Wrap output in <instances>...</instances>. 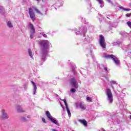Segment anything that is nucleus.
Returning <instances> with one entry per match:
<instances>
[{"mask_svg": "<svg viewBox=\"0 0 131 131\" xmlns=\"http://www.w3.org/2000/svg\"><path fill=\"white\" fill-rule=\"evenodd\" d=\"M79 105L81 109H82L83 110H85V109H86V105L82 103V102H80Z\"/></svg>", "mask_w": 131, "mask_h": 131, "instance_id": "nucleus-11", "label": "nucleus"}, {"mask_svg": "<svg viewBox=\"0 0 131 131\" xmlns=\"http://www.w3.org/2000/svg\"><path fill=\"white\" fill-rule=\"evenodd\" d=\"M127 24L128 27H129V28H131V22L128 21V22H127Z\"/></svg>", "mask_w": 131, "mask_h": 131, "instance_id": "nucleus-27", "label": "nucleus"}, {"mask_svg": "<svg viewBox=\"0 0 131 131\" xmlns=\"http://www.w3.org/2000/svg\"><path fill=\"white\" fill-rule=\"evenodd\" d=\"M43 37H45L46 38H47V37H48V36L47 35V34H44L43 35Z\"/></svg>", "mask_w": 131, "mask_h": 131, "instance_id": "nucleus-33", "label": "nucleus"}, {"mask_svg": "<svg viewBox=\"0 0 131 131\" xmlns=\"http://www.w3.org/2000/svg\"><path fill=\"white\" fill-rule=\"evenodd\" d=\"M31 82L33 86V95H35L36 93V90H37V87L36 86V84H35V83H34V82H33V81H31Z\"/></svg>", "mask_w": 131, "mask_h": 131, "instance_id": "nucleus-9", "label": "nucleus"}, {"mask_svg": "<svg viewBox=\"0 0 131 131\" xmlns=\"http://www.w3.org/2000/svg\"><path fill=\"white\" fill-rule=\"evenodd\" d=\"M36 1H37V2H39V1H40V0H36Z\"/></svg>", "mask_w": 131, "mask_h": 131, "instance_id": "nucleus-40", "label": "nucleus"}, {"mask_svg": "<svg viewBox=\"0 0 131 131\" xmlns=\"http://www.w3.org/2000/svg\"><path fill=\"white\" fill-rule=\"evenodd\" d=\"M35 11L38 14H40V15H42V14L40 12V11H38V9L35 8Z\"/></svg>", "mask_w": 131, "mask_h": 131, "instance_id": "nucleus-22", "label": "nucleus"}, {"mask_svg": "<svg viewBox=\"0 0 131 131\" xmlns=\"http://www.w3.org/2000/svg\"><path fill=\"white\" fill-rule=\"evenodd\" d=\"M86 100L87 101H89V102H92V98L91 97H87Z\"/></svg>", "mask_w": 131, "mask_h": 131, "instance_id": "nucleus-28", "label": "nucleus"}, {"mask_svg": "<svg viewBox=\"0 0 131 131\" xmlns=\"http://www.w3.org/2000/svg\"><path fill=\"white\" fill-rule=\"evenodd\" d=\"M52 131H58V130H56L55 129H52Z\"/></svg>", "mask_w": 131, "mask_h": 131, "instance_id": "nucleus-36", "label": "nucleus"}, {"mask_svg": "<svg viewBox=\"0 0 131 131\" xmlns=\"http://www.w3.org/2000/svg\"><path fill=\"white\" fill-rule=\"evenodd\" d=\"M46 116H47L48 119L50 120L53 117L51 115V114L50 113V112L46 111Z\"/></svg>", "mask_w": 131, "mask_h": 131, "instance_id": "nucleus-16", "label": "nucleus"}, {"mask_svg": "<svg viewBox=\"0 0 131 131\" xmlns=\"http://www.w3.org/2000/svg\"><path fill=\"white\" fill-rule=\"evenodd\" d=\"M16 110L17 111V112H24L23 108H22V107L21 106V105H17L16 106Z\"/></svg>", "mask_w": 131, "mask_h": 131, "instance_id": "nucleus-12", "label": "nucleus"}, {"mask_svg": "<svg viewBox=\"0 0 131 131\" xmlns=\"http://www.w3.org/2000/svg\"><path fill=\"white\" fill-rule=\"evenodd\" d=\"M111 83H113V84H116V81H111Z\"/></svg>", "mask_w": 131, "mask_h": 131, "instance_id": "nucleus-32", "label": "nucleus"}, {"mask_svg": "<svg viewBox=\"0 0 131 131\" xmlns=\"http://www.w3.org/2000/svg\"><path fill=\"white\" fill-rule=\"evenodd\" d=\"M49 120H50L51 122H52L53 123H54V124H56V125L59 126V122H58V121L56 119H55L54 118H53V117Z\"/></svg>", "mask_w": 131, "mask_h": 131, "instance_id": "nucleus-13", "label": "nucleus"}, {"mask_svg": "<svg viewBox=\"0 0 131 131\" xmlns=\"http://www.w3.org/2000/svg\"><path fill=\"white\" fill-rule=\"evenodd\" d=\"M42 121H43V122H44L45 123H47V121H46V119H45L44 118H42Z\"/></svg>", "mask_w": 131, "mask_h": 131, "instance_id": "nucleus-31", "label": "nucleus"}, {"mask_svg": "<svg viewBox=\"0 0 131 131\" xmlns=\"http://www.w3.org/2000/svg\"><path fill=\"white\" fill-rule=\"evenodd\" d=\"M79 121L82 123V124H83L84 126H88V122L85 120H79Z\"/></svg>", "mask_w": 131, "mask_h": 131, "instance_id": "nucleus-14", "label": "nucleus"}, {"mask_svg": "<svg viewBox=\"0 0 131 131\" xmlns=\"http://www.w3.org/2000/svg\"><path fill=\"white\" fill-rule=\"evenodd\" d=\"M99 45L103 49H106V43L105 42V38L103 35L100 36Z\"/></svg>", "mask_w": 131, "mask_h": 131, "instance_id": "nucleus-5", "label": "nucleus"}, {"mask_svg": "<svg viewBox=\"0 0 131 131\" xmlns=\"http://www.w3.org/2000/svg\"><path fill=\"white\" fill-rule=\"evenodd\" d=\"M126 17H129L130 15L129 14H126Z\"/></svg>", "mask_w": 131, "mask_h": 131, "instance_id": "nucleus-34", "label": "nucleus"}, {"mask_svg": "<svg viewBox=\"0 0 131 131\" xmlns=\"http://www.w3.org/2000/svg\"><path fill=\"white\" fill-rule=\"evenodd\" d=\"M39 45L41 48V59L45 61L47 55L49 54V49H50V42L47 40H41L38 41Z\"/></svg>", "mask_w": 131, "mask_h": 131, "instance_id": "nucleus-1", "label": "nucleus"}, {"mask_svg": "<svg viewBox=\"0 0 131 131\" xmlns=\"http://www.w3.org/2000/svg\"><path fill=\"white\" fill-rule=\"evenodd\" d=\"M75 106H76V107H78V104H77V103H75Z\"/></svg>", "mask_w": 131, "mask_h": 131, "instance_id": "nucleus-35", "label": "nucleus"}, {"mask_svg": "<svg viewBox=\"0 0 131 131\" xmlns=\"http://www.w3.org/2000/svg\"><path fill=\"white\" fill-rule=\"evenodd\" d=\"M98 3L100 4L101 8H103L104 7V5H103V0H97Z\"/></svg>", "mask_w": 131, "mask_h": 131, "instance_id": "nucleus-20", "label": "nucleus"}, {"mask_svg": "<svg viewBox=\"0 0 131 131\" xmlns=\"http://www.w3.org/2000/svg\"><path fill=\"white\" fill-rule=\"evenodd\" d=\"M107 19H109V17H107Z\"/></svg>", "mask_w": 131, "mask_h": 131, "instance_id": "nucleus-42", "label": "nucleus"}, {"mask_svg": "<svg viewBox=\"0 0 131 131\" xmlns=\"http://www.w3.org/2000/svg\"><path fill=\"white\" fill-rule=\"evenodd\" d=\"M112 88L113 89V90H114V86H113V85H112Z\"/></svg>", "mask_w": 131, "mask_h": 131, "instance_id": "nucleus-39", "label": "nucleus"}, {"mask_svg": "<svg viewBox=\"0 0 131 131\" xmlns=\"http://www.w3.org/2000/svg\"><path fill=\"white\" fill-rule=\"evenodd\" d=\"M66 108L67 110V112L69 115V117H71V113L70 112V110H69L68 106H66Z\"/></svg>", "mask_w": 131, "mask_h": 131, "instance_id": "nucleus-19", "label": "nucleus"}, {"mask_svg": "<svg viewBox=\"0 0 131 131\" xmlns=\"http://www.w3.org/2000/svg\"><path fill=\"white\" fill-rule=\"evenodd\" d=\"M7 27H9V28H13V24H12V22L11 21H8L7 23Z\"/></svg>", "mask_w": 131, "mask_h": 131, "instance_id": "nucleus-15", "label": "nucleus"}, {"mask_svg": "<svg viewBox=\"0 0 131 131\" xmlns=\"http://www.w3.org/2000/svg\"><path fill=\"white\" fill-rule=\"evenodd\" d=\"M29 26L31 29V35H30V38H33V34L35 33V29H34V27H33V25L32 24H29Z\"/></svg>", "mask_w": 131, "mask_h": 131, "instance_id": "nucleus-7", "label": "nucleus"}, {"mask_svg": "<svg viewBox=\"0 0 131 131\" xmlns=\"http://www.w3.org/2000/svg\"><path fill=\"white\" fill-rule=\"evenodd\" d=\"M2 118H3V119L9 118V116H8V114L6 113V111L5 110H2Z\"/></svg>", "mask_w": 131, "mask_h": 131, "instance_id": "nucleus-10", "label": "nucleus"}, {"mask_svg": "<svg viewBox=\"0 0 131 131\" xmlns=\"http://www.w3.org/2000/svg\"><path fill=\"white\" fill-rule=\"evenodd\" d=\"M21 121L25 122L26 121H27V119L26 118H25V117H21Z\"/></svg>", "mask_w": 131, "mask_h": 131, "instance_id": "nucleus-25", "label": "nucleus"}, {"mask_svg": "<svg viewBox=\"0 0 131 131\" xmlns=\"http://www.w3.org/2000/svg\"><path fill=\"white\" fill-rule=\"evenodd\" d=\"M62 101L64 102L66 107H68V104H67V102H66V99H63L62 100Z\"/></svg>", "mask_w": 131, "mask_h": 131, "instance_id": "nucleus-24", "label": "nucleus"}, {"mask_svg": "<svg viewBox=\"0 0 131 131\" xmlns=\"http://www.w3.org/2000/svg\"><path fill=\"white\" fill-rule=\"evenodd\" d=\"M27 118H29V119H30V118H31L30 116H27Z\"/></svg>", "mask_w": 131, "mask_h": 131, "instance_id": "nucleus-37", "label": "nucleus"}, {"mask_svg": "<svg viewBox=\"0 0 131 131\" xmlns=\"http://www.w3.org/2000/svg\"><path fill=\"white\" fill-rule=\"evenodd\" d=\"M71 91L72 92V93H75L76 92V90H75V89H72L71 90Z\"/></svg>", "mask_w": 131, "mask_h": 131, "instance_id": "nucleus-30", "label": "nucleus"}, {"mask_svg": "<svg viewBox=\"0 0 131 131\" xmlns=\"http://www.w3.org/2000/svg\"><path fill=\"white\" fill-rule=\"evenodd\" d=\"M70 83L71 84L72 86L75 88V89L78 88V83L77 82V80L74 77L72 78L70 80Z\"/></svg>", "mask_w": 131, "mask_h": 131, "instance_id": "nucleus-4", "label": "nucleus"}, {"mask_svg": "<svg viewBox=\"0 0 131 131\" xmlns=\"http://www.w3.org/2000/svg\"><path fill=\"white\" fill-rule=\"evenodd\" d=\"M120 9H121L122 10H123V11H130V9H127V8H124L123 7H120Z\"/></svg>", "mask_w": 131, "mask_h": 131, "instance_id": "nucleus-21", "label": "nucleus"}, {"mask_svg": "<svg viewBox=\"0 0 131 131\" xmlns=\"http://www.w3.org/2000/svg\"><path fill=\"white\" fill-rule=\"evenodd\" d=\"M105 94L107 96V100L108 101L109 103L113 102V95L112 94V92L110 89H107L105 91Z\"/></svg>", "mask_w": 131, "mask_h": 131, "instance_id": "nucleus-3", "label": "nucleus"}, {"mask_svg": "<svg viewBox=\"0 0 131 131\" xmlns=\"http://www.w3.org/2000/svg\"><path fill=\"white\" fill-rule=\"evenodd\" d=\"M5 9H4V7L3 6H0V14L3 15V14H5Z\"/></svg>", "mask_w": 131, "mask_h": 131, "instance_id": "nucleus-18", "label": "nucleus"}, {"mask_svg": "<svg viewBox=\"0 0 131 131\" xmlns=\"http://www.w3.org/2000/svg\"><path fill=\"white\" fill-rule=\"evenodd\" d=\"M103 70L105 71L106 73H108V68L107 67H103Z\"/></svg>", "mask_w": 131, "mask_h": 131, "instance_id": "nucleus-23", "label": "nucleus"}, {"mask_svg": "<svg viewBox=\"0 0 131 131\" xmlns=\"http://www.w3.org/2000/svg\"><path fill=\"white\" fill-rule=\"evenodd\" d=\"M130 119H131V115L130 116Z\"/></svg>", "mask_w": 131, "mask_h": 131, "instance_id": "nucleus-41", "label": "nucleus"}, {"mask_svg": "<svg viewBox=\"0 0 131 131\" xmlns=\"http://www.w3.org/2000/svg\"><path fill=\"white\" fill-rule=\"evenodd\" d=\"M119 43H120V42L119 41L115 42L113 43V46H118V45H119Z\"/></svg>", "mask_w": 131, "mask_h": 131, "instance_id": "nucleus-26", "label": "nucleus"}, {"mask_svg": "<svg viewBox=\"0 0 131 131\" xmlns=\"http://www.w3.org/2000/svg\"><path fill=\"white\" fill-rule=\"evenodd\" d=\"M104 58H106V59H112L114 61V63L117 65V66H120V60L117 58L115 56L113 55H107L105 54L104 56Z\"/></svg>", "mask_w": 131, "mask_h": 131, "instance_id": "nucleus-2", "label": "nucleus"}, {"mask_svg": "<svg viewBox=\"0 0 131 131\" xmlns=\"http://www.w3.org/2000/svg\"><path fill=\"white\" fill-rule=\"evenodd\" d=\"M29 14L30 15V17L31 19V20L34 22L35 21L36 18L35 17V13H34V12H33V10H32V8L30 7L29 9Z\"/></svg>", "mask_w": 131, "mask_h": 131, "instance_id": "nucleus-6", "label": "nucleus"}, {"mask_svg": "<svg viewBox=\"0 0 131 131\" xmlns=\"http://www.w3.org/2000/svg\"><path fill=\"white\" fill-rule=\"evenodd\" d=\"M28 54L29 56H30V57H31L32 59H33V56L32 55V50H31V49H28Z\"/></svg>", "mask_w": 131, "mask_h": 131, "instance_id": "nucleus-17", "label": "nucleus"}, {"mask_svg": "<svg viewBox=\"0 0 131 131\" xmlns=\"http://www.w3.org/2000/svg\"><path fill=\"white\" fill-rule=\"evenodd\" d=\"M75 68H76V66H73L72 68V70L73 72H75Z\"/></svg>", "mask_w": 131, "mask_h": 131, "instance_id": "nucleus-29", "label": "nucleus"}, {"mask_svg": "<svg viewBox=\"0 0 131 131\" xmlns=\"http://www.w3.org/2000/svg\"><path fill=\"white\" fill-rule=\"evenodd\" d=\"M108 3H111V0H107Z\"/></svg>", "mask_w": 131, "mask_h": 131, "instance_id": "nucleus-38", "label": "nucleus"}, {"mask_svg": "<svg viewBox=\"0 0 131 131\" xmlns=\"http://www.w3.org/2000/svg\"><path fill=\"white\" fill-rule=\"evenodd\" d=\"M82 30H81V31H76L75 33L77 35V34H79V33H82V34H83V35H84V34H85V33H86V27H84L83 28H82Z\"/></svg>", "mask_w": 131, "mask_h": 131, "instance_id": "nucleus-8", "label": "nucleus"}]
</instances>
